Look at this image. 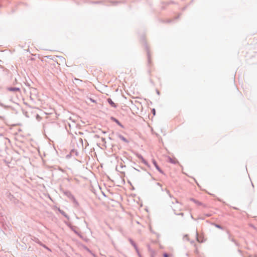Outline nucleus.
<instances>
[{
  "instance_id": "obj_1",
  "label": "nucleus",
  "mask_w": 257,
  "mask_h": 257,
  "mask_svg": "<svg viewBox=\"0 0 257 257\" xmlns=\"http://www.w3.org/2000/svg\"><path fill=\"white\" fill-rule=\"evenodd\" d=\"M7 90L8 91H12V92H19L20 93L21 92L20 89L19 87H10L7 88Z\"/></svg>"
},
{
  "instance_id": "obj_2",
  "label": "nucleus",
  "mask_w": 257,
  "mask_h": 257,
  "mask_svg": "<svg viewBox=\"0 0 257 257\" xmlns=\"http://www.w3.org/2000/svg\"><path fill=\"white\" fill-rule=\"evenodd\" d=\"M64 194L71 200H72L75 197L74 195L69 191H65Z\"/></svg>"
},
{
  "instance_id": "obj_3",
  "label": "nucleus",
  "mask_w": 257,
  "mask_h": 257,
  "mask_svg": "<svg viewBox=\"0 0 257 257\" xmlns=\"http://www.w3.org/2000/svg\"><path fill=\"white\" fill-rule=\"evenodd\" d=\"M117 137L120 140H121L123 142H124L126 143H129V141L125 138H124L122 135H121L120 134H118L117 135Z\"/></svg>"
},
{
  "instance_id": "obj_4",
  "label": "nucleus",
  "mask_w": 257,
  "mask_h": 257,
  "mask_svg": "<svg viewBox=\"0 0 257 257\" xmlns=\"http://www.w3.org/2000/svg\"><path fill=\"white\" fill-rule=\"evenodd\" d=\"M153 163L156 168L161 173H163V171L160 169L159 166L158 165L156 161L155 160H153Z\"/></svg>"
},
{
  "instance_id": "obj_5",
  "label": "nucleus",
  "mask_w": 257,
  "mask_h": 257,
  "mask_svg": "<svg viewBox=\"0 0 257 257\" xmlns=\"http://www.w3.org/2000/svg\"><path fill=\"white\" fill-rule=\"evenodd\" d=\"M165 191H166L167 193L168 194L169 196L171 198H173V199L175 200V202L177 204H180L178 201L177 200V199L175 198H174L173 197V196L170 194L169 191L167 189H165Z\"/></svg>"
},
{
  "instance_id": "obj_6",
  "label": "nucleus",
  "mask_w": 257,
  "mask_h": 257,
  "mask_svg": "<svg viewBox=\"0 0 257 257\" xmlns=\"http://www.w3.org/2000/svg\"><path fill=\"white\" fill-rule=\"evenodd\" d=\"M165 191H166L167 193L168 194L169 196L171 198H173V199L175 200V202L177 204H180L178 201L177 200V199L175 198H174L173 197V196L170 194L169 191L167 189H165Z\"/></svg>"
},
{
  "instance_id": "obj_7",
  "label": "nucleus",
  "mask_w": 257,
  "mask_h": 257,
  "mask_svg": "<svg viewBox=\"0 0 257 257\" xmlns=\"http://www.w3.org/2000/svg\"><path fill=\"white\" fill-rule=\"evenodd\" d=\"M108 103L113 107L116 108V105L113 102L111 98H108L107 100Z\"/></svg>"
},
{
  "instance_id": "obj_8",
  "label": "nucleus",
  "mask_w": 257,
  "mask_h": 257,
  "mask_svg": "<svg viewBox=\"0 0 257 257\" xmlns=\"http://www.w3.org/2000/svg\"><path fill=\"white\" fill-rule=\"evenodd\" d=\"M58 211L62 215H63L67 219H69V216L63 210L59 208Z\"/></svg>"
},
{
  "instance_id": "obj_9",
  "label": "nucleus",
  "mask_w": 257,
  "mask_h": 257,
  "mask_svg": "<svg viewBox=\"0 0 257 257\" xmlns=\"http://www.w3.org/2000/svg\"><path fill=\"white\" fill-rule=\"evenodd\" d=\"M111 119L112 120H113V121H114L115 122H116L118 125L120 126L121 127H123V125L121 124V123L119 121V120L118 119H117L116 118H115L113 117H111Z\"/></svg>"
},
{
  "instance_id": "obj_10",
  "label": "nucleus",
  "mask_w": 257,
  "mask_h": 257,
  "mask_svg": "<svg viewBox=\"0 0 257 257\" xmlns=\"http://www.w3.org/2000/svg\"><path fill=\"white\" fill-rule=\"evenodd\" d=\"M129 240H130L131 243L132 244V245H133V246L135 247V248L136 250V251H137V252H139L138 248L136 244L135 243V242L132 239H130Z\"/></svg>"
},
{
  "instance_id": "obj_11",
  "label": "nucleus",
  "mask_w": 257,
  "mask_h": 257,
  "mask_svg": "<svg viewBox=\"0 0 257 257\" xmlns=\"http://www.w3.org/2000/svg\"><path fill=\"white\" fill-rule=\"evenodd\" d=\"M71 201H72L73 203L76 207H78L79 206V203L76 200L75 197Z\"/></svg>"
},
{
  "instance_id": "obj_12",
  "label": "nucleus",
  "mask_w": 257,
  "mask_h": 257,
  "mask_svg": "<svg viewBox=\"0 0 257 257\" xmlns=\"http://www.w3.org/2000/svg\"><path fill=\"white\" fill-rule=\"evenodd\" d=\"M190 200L191 201H193V202H194L195 203H196V204L198 205H201V203L199 201L196 200H195L194 198H191L190 199Z\"/></svg>"
},
{
  "instance_id": "obj_13",
  "label": "nucleus",
  "mask_w": 257,
  "mask_h": 257,
  "mask_svg": "<svg viewBox=\"0 0 257 257\" xmlns=\"http://www.w3.org/2000/svg\"><path fill=\"white\" fill-rule=\"evenodd\" d=\"M136 156L139 159H140L142 161L144 159L143 157L141 155V154H136Z\"/></svg>"
},
{
  "instance_id": "obj_14",
  "label": "nucleus",
  "mask_w": 257,
  "mask_h": 257,
  "mask_svg": "<svg viewBox=\"0 0 257 257\" xmlns=\"http://www.w3.org/2000/svg\"><path fill=\"white\" fill-rule=\"evenodd\" d=\"M145 165H147V166H149V164L147 162V161L144 159L142 161Z\"/></svg>"
},
{
  "instance_id": "obj_15",
  "label": "nucleus",
  "mask_w": 257,
  "mask_h": 257,
  "mask_svg": "<svg viewBox=\"0 0 257 257\" xmlns=\"http://www.w3.org/2000/svg\"><path fill=\"white\" fill-rule=\"evenodd\" d=\"M214 226L218 228H219V229H222V227L221 226H220V225L219 224H214Z\"/></svg>"
},
{
  "instance_id": "obj_16",
  "label": "nucleus",
  "mask_w": 257,
  "mask_h": 257,
  "mask_svg": "<svg viewBox=\"0 0 257 257\" xmlns=\"http://www.w3.org/2000/svg\"><path fill=\"white\" fill-rule=\"evenodd\" d=\"M174 213L177 215H181V216H183L184 215V213H182V212H181L180 213H178V214H177L176 212H175V209H174Z\"/></svg>"
},
{
  "instance_id": "obj_17",
  "label": "nucleus",
  "mask_w": 257,
  "mask_h": 257,
  "mask_svg": "<svg viewBox=\"0 0 257 257\" xmlns=\"http://www.w3.org/2000/svg\"><path fill=\"white\" fill-rule=\"evenodd\" d=\"M157 185H158V186H160V187H161V191H164V189H163V188L162 187V185L160 184V183H157Z\"/></svg>"
},
{
  "instance_id": "obj_18",
  "label": "nucleus",
  "mask_w": 257,
  "mask_h": 257,
  "mask_svg": "<svg viewBox=\"0 0 257 257\" xmlns=\"http://www.w3.org/2000/svg\"><path fill=\"white\" fill-rule=\"evenodd\" d=\"M101 140L102 142H104V143H106V141H105V138H101Z\"/></svg>"
},
{
  "instance_id": "obj_19",
  "label": "nucleus",
  "mask_w": 257,
  "mask_h": 257,
  "mask_svg": "<svg viewBox=\"0 0 257 257\" xmlns=\"http://www.w3.org/2000/svg\"><path fill=\"white\" fill-rule=\"evenodd\" d=\"M164 257H169V255L167 253H165L163 254Z\"/></svg>"
},
{
  "instance_id": "obj_20",
  "label": "nucleus",
  "mask_w": 257,
  "mask_h": 257,
  "mask_svg": "<svg viewBox=\"0 0 257 257\" xmlns=\"http://www.w3.org/2000/svg\"><path fill=\"white\" fill-rule=\"evenodd\" d=\"M148 60H149V61H150V53L149 52H148Z\"/></svg>"
},
{
  "instance_id": "obj_21",
  "label": "nucleus",
  "mask_w": 257,
  "mask_h": 257,
  "mask_svg": "<svg viewBox=\"0 0 257 257\" xmlns=\"http://www.w3.org/2000/svg\"><path fill=\"white\" fill-rule=\"evenodd\" d=\"M45 248H47L48 250L51 251L50 249L48 248V247L46 246L45 245H43Z\"/></svg>"
},
{
  "instance_id": "obj_22",
  "label": "nucleus",
  "mask_w": 257,
  "mask_h": 257,
  "mask_svg": "<svg viewBox=\"0 0 257 257\" xmlns=\"http://www.w3.org/2000/svg\"><path fill=\"white\" fill-rule=\"evenodd\" d=\"M170 162L171 163H173V164L175 163L174 161H173L172 159L170 158Z\"/></svg>"
},
{
  "instance_id": "obj_23",
  "label": "nucleus",
  "mask_w": 257,
  "mask_h": 257,
  "mask_svg": "<svg viewBox=\"0 0 257 257\" xmlns=\"http://www.w3.org/2000/svg\"><path fill=\"white\" fill-rule=\"evenodd\" d=\"M152 112H153V114L155 115V109L154 108H153L152 109Z\"/></svg>"
}]
</instances>
